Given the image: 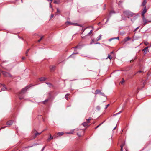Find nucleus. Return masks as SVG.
<instances>
[{
  "instance_id": "nucleus-1",
  "label": "nucleus",
  "mask_w": 151,
  "mask_h": 151,
  "mask_svg": "<svg viewBox=\"0 0 151 151\" xmlns=\"http://www.w3.org/2000/svg\"><path fill=\"white\" fill-rule=\"evenodd\" d=\"M29 88V86H27L22 90L19 93L18 95L20 99L21 100L23 99L24 96V94Z\"/></svg>"
},
{
  "instance_id": "nucleus-2",
  "label": "nucleus",
  "mask_w": 151,
  "mask_h": 151,
  "mask_svg": "<svg viewBox=\"0 0 151 151\" xmlns=\"http://www.w3.org/2000/svg\"><path fill=\"white\" fill-rule=\"evenodd\" d=\"M123 13L125 15L126 17L128 18L131 17L135 14L134 13H132L128 10L124 11Z\"/></svg>"
},
{
  "instance_id": "nucleus-3",
  "label": "nucleus",
  "mask_w": 151,
  "mask_h": 151,
  "mask_svg": "<svg viewBox=\"0 0 151 151\" xmlns=\"http://www.w3.org/2000/svg\"><path fill=\"white\" fill-rule=\"evenodd\" d=\"M92 119L91 118V117H89L88 119H87L86 121L87 122H83L82 124V125H83L84 127H86L88 126V124L89 123H90V120H91Z\"/></svg>"
},
{
  "instance_id": "nucleus-4",
  "label": "nucleus",
  "mask_w": 151,
  "mask_h": 151,
  "mask_svg": "<svg viewBox=\"0 0 151 151\" xmlns=\"http://www.w3.org/2000/svg\"><path fill=\"white\" fill-rule=\"evenodd\" d=\"M44 130L42 131V132L40 133H39L37 132L36 130H34V131L32 132V134H33V135L34 136V138H35L36 137L39 135L42 132H43Z\"/></svg>"
},
{
  "instance_id": "nucleus-5",
  "label": "nucleus",
  "mask_w": 151,
  "mask_h": 151,
  "mask_svg": "<svg viewBox=\"0 0 151 151\" xmlns=\"http://www.w3.org/2000/svg\"><path fill=\"white\" fill-rule=\"evenodd\" d=\"M2 73L4 77H12V75L9 73L5 71H2Z\"/></svg>"
},
{
  "instance_id": "nucleus-6",
  "label": "nucleus",
  "mask_w": 151,
  "mask_h": 151,
  "mask_svg": "<svg viewBox=\"0 0 151 151\" xmlns=\"http://www.w3.org/2000/svg\"><path fill=\"white\" fill-rule=\"evenodd\" d=\"M79 46H78V45H77V46H75L74 47H73V48L74 49V51H75V52H74L72 54V55H71L69 57H72V55L73 54H78V52H77V50H76V48H79Z\"/></svg>"
},
{
  "instance_id": "nucleus-7",
  "label": "nucleus",
  "mask_w": 151,
  "mask_h": 151,
  "mask_svg": "<svg viewBox=\"0 0 151 151\" xmlns=\"http://www.w3.org/2000/svg\"><path fill=\"white\" fill-rule=\"evenodd\" d=\"M147 11V9H146V6H145L144 7V9H143V10L141 12V14H142V17H144V14Z\"/></svg>"
},
{
  "instance_id": "nucleus-8",
  "label": "nucleus",
  "mask_w": 151,
  "mask_h": 151,
  "mask_svg": "<svg viewBox=\"0 0 151 151\" xmlns=\"http://www.w3.org/2000/svg\"><path fill=\"white\" fill-rule=\"evenodd\" d=\"M49 68L50 71H54L55 70L56 66L55 65L50 66Z\"/></svg>"
},
{
  "instance_id": "nucleus-9",
  "label": "nucleus",
  "mask_w": 151,
  "mask_h": 151,
  "mask_svg": "<svg viewBox=\"0 0 151 151\" xmlns=\"http://www.w3.org/2000/svg\"><path fill=\"white\" fill-rule=\"evenodd\" d=\"M65 24L66 25H75L78 26L77 24V23H73L70 22L69 21H67L66 22Z\"/></svg>"
},
{
  "instance_id": "nucleus-10",
  "label": "nucleus",
  "mask_w": 151,
  "mask_h": 151,
  "mask_svg": "<svg viewBox=\"0 0 151 151\" xmlns=\"http://www.w3.org/2000/svg\"><path fill=\"white\" fill-rule=\"evenodd\" d=\"M142 19L143 22H144V25H145L148 22H150V21H148L145 18V17H142Z\"/></svg>"
},
{
  "instance_id": "nucleus-11",
  "label": "nucleus",
  "mask_w": 151,
  "mask_h": 151,
  "mask_svg": "<svg viewBox=\"0 0 151 151\" xmlns=\"http://www.w3.org/2000/svg\"><path fill=\"white\" fill-rule=\"evenodd\" d=\"M148 47H145V48L143 49L142 50V51L144 52L145 54H146L147 53V52L148 51Z\"/></svg>"
},
{
  "instance_id": "nucleus-12",
  "label": "nucleus",
  "mask_w": 151,
  "mask_h": 151,
  "mask_svg": "<svg viewBox=\"0 0 151 151\" xmlns=\"http://www.w3.org/2000/svg\"><path fill=\"white\" fill-rule=\"evenodd\" d=\"M147 3V0H144L142 2V6L144 7H145V6H145V5Z\"/></svg>"
},
{
  "instance_id": "nucleus-13",
  "label": "nucleus",
  "mask_w": 151,
  "mask_h": 151,
  "mask_svg": "<svg viewBox=\"0 0 151 151\" xmlns=\"http://www.w3.org/2000/svg\"><path fill=\"white\" fill-rule=\"evenodd\" d=\"M46 79V78L45 77H42L39 78V80L40 81H45Z\"/></svg>"
},
{
  "instance_id": "nucleus-14",
  "label": "nucleus",
  "mask_w": 151,
  "mask_h": 151,
  "mask_svg": "<svg viewBox=\"0 0 151 151\" xmlns=\"http://www.w3.org/2000/svg\"><path fill=\"white\" fill-rule=\"evenodd\" d=\"M13 121L10 120L8 121L7 122V125H11L13 123Z\"/></svg>"
},
{
  "instance_id": "nucleus-15",
  "label": "nucleus",
  "mask_w": 151,
  "mask_h": 151,
  "mask_svg": "<svg viewBox=\"0 0 151 151\" xmlns=\"http://www.w3.org/2000/svg\"><path fill=\"white\" fill-rule=\"evenodd\" d=\"M76 130V129H73L70 130V131L68 132L67 134H73V133L74 130Z\"/></svg>"
},
{
  "instance_id": "nucleus-16",
  "label": "nucleus",
  "mask_w": 151,
  "mask_h": 151,
  "mask_svg": "<svg viewBox=\"0 0 151 151\" xmlns=\"http://www.w3.org/2000/svg\"><path fill=\"white\" fill-rule=\"evenodd\" d=\"M49 135L50 136V137L47 139V141L48 142L50 140L52 139L53 138V137L50 134Z\"/></svg>"
},
{
  "instance_id": "nucleus-17",
  "label": "nucleus",
  "mask_w": 151,
  "mask_h": 151,
  "mask_svg": "<svg viewBox=\"0 0 151 151\" xmlns=\"http://www.w3.org/2000/svg\"><path fill=\"white\" fill-rule=\"evenodd\" d=\"M1 85L3 86V88H2V90H5L7 89L6 85L4 84H2Z\"/></svg>"
},
{
  "instance_id": "nucleus-18",
  "label": "nucleus",
  "mask_w": 151,
  "mask_h": 151,
  "mask_svg": "<svg viewBox=\"0 0 151 151\" xmlns=\"http://www.w3.org/2000/svg\"><path fill=\"white\" fill-rule=\"evenodd\" d=\"M101 38V35H100L96 39V41H98L99 40H100Z\"/></svg>"
},
{
  "instance_id": "nucleus-19",
  "label": "nucleus",
  "mask_w": 151,
  "mask_h": 151,
  "mask_svg": "<svg viewBox=\"0 0 151 151\" xmlns=\"http://www.w3.org/2000/svg\"><path fill=\"white\" fill-rule=\"evenodd\" d=\"M101 92V91L100 90L97 89V90H96V91H95V94L96 95H97L99 93H100Z\"/></svg>"
},
{
  "instance_id": "nucleus-20",
  "label": "nucleus",
  "mask_w": 151,
  "mask_h": 151,
  "mask_svg": "<svg viewBox=\"0 0 151 151\" xmlns=\"http://www.w3.org/2000/svg\"><path fill=\"white\" fill-rule=\"evenodd\" d=\"M69 96V94L68 93L66 94L65 96V98L67 100H68V96Z\"/></svg>"
},
{
  "instance_id": "nucleus-21",
  "label": "nucleus",
  "mask_w": 151,
  "mask_h": 151,
  "mask_svg": "<svg viewBox=\"0 0 151 151\" xmlns=\"http://www.w3.org/2000/svg\"><path fill=\"white\" fill-rule=\"evenodd\" d=\"M124 144H122L120 146L121 147V151H123V148L124 146Z\"/></svg>"
},
{
  "instance_id": "nucleus-22",
  "label": "nucleus",
  "mask_w": 151,
  "mask_h": 151,
  "mask_svg": "<svg viewBox=\"0 0 151 151\" xmlns=\"http://www.w3.org/2000/svg\"><path fill=\"white\" fill-rule=\"evenodd\" d=\"M59 0H54V3L57 4H59Z\"/></svg>"
},
{
  "instance_id": "nucleus-23",
  "label": "nucleus",
  "mask_w": 151,
  "mask_h": 151,
  "mask_svg": "<svg viewBox=\"0 0 151 151\" xmlns=\"http://www.w3.org/2000/svg\"><path fill=\"white\" fill-rule=\"evenodd\" d=\"M131 39V38L129 37H127L125 39V41L126 42Z\"/></svg>"
},
{
  "instance_id": "nucleus-24",
  "label": "nucleus",
  "mask_w": 151,
  "mask_h": 151,
  "mask_svg": "<svg viewBox=\"0 0 151 151\" xmlns=\"http://www.w3.org/2000/svg\"><path fill=\"white\" fill-rule=\"evenodd\" d=\"M64 134V133L63 132H59L58 133V135L59 136H61Z\"/></svg>"
},
{
  "instance_id": "nucleus-25",
  "label": "nucleus",
  "mask_w": 151,
  "mask_h": 151,
  "mask_svg": "<svg viewBox=\"0 0 151 151\" xmlns=\"http://www.w3.org/2000/svg\"><path fill=\"white\" fill-rule=\"evenodd\" d=\"M49 99H46L45 100H44L43 101V104H45L48 101H49Z\"/></svg>"
},
{
  "instance_id": "nucleus-26",
  "label": "nucleus",
  "mask_w": 151,
  "mask_h": 151,
  "mask_svg": "<svg viewBox=\"0 0 151 151\" xmlns=\"http://www.w3.org/2000/svg\"><path fill=\"white\" fill-rule=\"evenodd\" d=\"M29 50H30V49H28L27 50V51H26V55L27 56V54L29 52Z\"/></svg>"
},
{
  "instance_id": "nucleus-27",
  "label": "nucleus",
  "mask_w": 151,
  "mask_h": 151,
  "mask_svg": "<svg viewBox=\"0 0 151 151\" xmlns=\"http://www.w3.org/2000/svg\"><path fill=\"white\" fill-rule=\"evenodd\" d=\"M103 122L100 124L99 125H98L95 128V129H96L97 128H98L100 125H101L102 124H103Z\"/></svg>"
},
{
  "instance_id": "nucleus-28",
  "label": "nucleus",
  "mask_w": 151,
  "mask_h": 151,
  "mask_svg": "<svg viewBox=\"0 0 151 151\" xmlns=\"http://www.w3.org/2000/svg\"><path fill=\"white\" fill-rule=\"evenodd\" d=\"M100 94V95L103 96H106L105 95L104 93L101 92Z\"/></svg>"
},
{
  "instance_id": "nucleus-29",
  "label": "nucleus",
  "mask_w": 151,
  "mask_h": 151,
  "mask_svg": "<svg viewBox=\"0 0 151 151\" xmlns=\"http://www.w3.org/2000/svg\"><path fill=\"white\" fill-rule=\"evenodd\" d=\"M107 58H109L110 60L112 59V57H111V55H108V57Z\"/></svg>"
},
{
  "instance_id": "nucleus-30",
  "label": "nucleus",
  "mask_w": 151,
  "mask_h": 151,
  "mask_svg": "<svg viewBox=\"0 0 151 151\" xmlns=\"http://www.w3.org/2000/svg\"><path fill=\"white\" fill-rule=\"evenodd\" d=\"M45 83L48 85L49 87H50L51 86H52V85L51 83H49L46 82Z\"/></svg>"
},
{
  "instance_id": "nucleus-31",
  "label": "nucleus",
  "mask_w": 151,
  "mask_h": 151,
  "mask_svg": "<svg viewBox=\"0 0 151 151\" xmlns=\"http://www.w3.org/2000/svg\"><path fill=\"white\" fill-rule=\"evenodd\" d=\"M115 13V12H114V10H111L110 13V14H112V13Z\"/></svg>"
},
{
  "instance_id": "nucleus-32",
  "label": "nucleus",
  "mask_w": 151,
  "mask_h": 151,
  "mask_svg": "<svg viewBox=\"0 0 151 151\" xmlns=\"http://www.w3.org/2000/svg\"><path fill=\"white\" fill-rule=\"evenodd\" d=\"M124 82V79H123L121 81V83L122 84Z\"/></svg>"
},
{
  "instance_id": "nucleus-33",
  "label": "nucleus",
  "mask_w": 151,
  "mask_h": 151,
  "mask_svg": "<svg viewBox=\"0 0 151 151\" xmlns=\"http://www.w3.org/2000/svg\"><path fill=\"white\" fill-rule=\"evenodd\" d=\"M43 37H42L40 38L38 40V42H40L41 41V40L42 39Z\"/></svg>"
},
{
  "instance_id": "nucleus-34",
  "label": "nucleus",
  "mask_w": 151,
  "mask_h": 151,
  "mask_svg": "<svg viewBox=\"0 0 151 151\" xmlns=\"http://www.w3.org/2000/svg\"><path fill=\"white\" fill-rule=\"evenodd\" d=\"M92 30H91L88 33V34L87 35H90V34H91L92 33Z\"/></svg>"
},
{
  "instance_id": "nucleus-35",
  "label": "nucleus",
  "mask_w": 151,
  "mask_h": 151,
  "mask_svg": "<svg viewBox=\"0 0 151 151\" xmlns=\"http://www.w3.org/2000/svg\"><path fill=\"white\" fill-rule=\"evenodd\" d=\"M54 15L53 14H51L50 16V19L52 18L53 17Z\"/></svg>"
},
{
  "instance_id": "nucleus-36",
  "label": "nucleus",
  "mask_w": 151,
  "mask_h": 151,
  "mask_svg": "<svg viewBox=\"0 0 151 151\" xmlns=\"http://www.w3.org/2000/svg\"><path fill=\"white\" fill-rule=\"evenodd\" d=\"M109 104H108V105H106L105 106V109H106L108 108V107L109 106Z\"/></svg>"
},
{
  "instance_id": "nucleus-37",
  "label": "nucleus",
  "mask_w": 151,
  "mask_h": 151,
  "mask_svg": "<svg viewBox=\"0 0 151 151\" xmlns=\"http://www.w3.org/2000/svg\"><path fill=\"white\" fill-rule=\"evenodd\" d=\"M77 134L79 136V137H81V134L79 133H77Z\"/></svg>"
},
{
  "instance_id": "nucleus-38",
  "label": "nucleus",
  "mask_w": 151,
  "mask_h": 151,
  "mask_svg": "<svg viewBox=\"0 0 151 151\" xmlns=\"http://www.w3.org/2000/svg\"><path fill=\"white\" fill-rule=\"evenodd\" d=\"M122 112V111H120L119 112L116 113V114H117V115H118L119 114H120Z\"/></svg>"
},
{
  "instance_id": "nucleus-39",
  "label": "nucleus",
  "mask_w": 151,
  "mask_h": 151,
  "mask_svg": "<svg viewBox=\"0 0 151 151\" xmlns=\"http://www.w3.org/2000/svg\"><path fill=\"white\" fill-rule=\"evenodd\" d=\"M109 18H108L107 19V20H106V22H105V24H106L108 22V21L109 20Z\"/></svg>"
},
{
  "instance_id": "nucleus-40",
  "label": "nucleus",
  "mask_w": 151,
  "mask_h": 151,
  "mask_svg": "<svg viewBox=\"0 0 151 151\" xmlns=\"http://www.w3.org/2000/svg\"><path fill=\"white\" fill-rule=\"evenodd\" d=\"M57 12H60V10H59V9L58 8H57Z\"/></svg>"
},
{
  "instance_id": "nucleus-41",
  "label": "nucleus",
  "mask_w": 151,
  "mask_h": 151,
  "mask_svg": "<svg viewBox=\"0 0 151 151\" xmlns=\"http://www.w3.org/2000/svg\"><path fill=\"white\" fill-rule=\"evenodd\" d=\"M139 29V27H137V28H136L135 29H134V31H137V29Z\"/></svg>"
},
{
  "instance_id": "nucleus-42",
  "label": "nucleus",
  "mask_w": 151,
  "mask_h": 151,
  "mask_svg": "<svg viewBox=\"0 0 151 151\" xmlns=\"http://www.w3.org/2000/svg\"><path fill=\"white\" fill-rule=\"evenodd\" d=\"M6 126H5V127H1V129H4V128H5L6 127Z\"/></svg>"
},
{
  "instance_id": "nucleus-43",
  "label": "nucleus",
  "mask_w": 151,
  "mask_h": 151,
  "mask_svg": "<svg viewBox=\"0 0 151 151\" xmlns=\"http://www.w3.org/2000/svg\"><path fill=\"white\" fill-rule=\"evenodd\" d=\"M144 44L145 45H147L148 44V43L147 42H146L144 43Z\"/></svg>"
},
{
  "instance_id": "nucleus-44",
  "label": "nucleus",
  "mask_w": 151,
  "mask_h": 151,
  "mask_svg": "<svg viewBox=\"0 0 151 151\" xmlns=\"http://www.w3.org/2000/svg\"><path fill=\"white\" fill-rule=\"evenodd\" d=\"M141 72H142V71H138V72H137V73H141Z\"/></svg>"
},
{
  "instance_id": "nucleus-45",
  "label": "nucleus",
  "mask_w": 151,
  "mask_h": 151,
  "mask_svg": "<svg viewBox=\"0 0 151 151\" xmlns=\"http://www.w3.org/2000/svg\"><path fill=\"white\" fill-rule=\"evenodd\" d=\"M50 7L52 8V5H51V4L50 3Z\"/></svg>"
},
{
  "instance_id": "nucleus-46",
  "label": "nucleus",
  "mask_w": 151,
  "mask_h": 151,
  "mask_svg": "<svg viewBox=\"0 0 151 151\" xmlns=\"http://www.w3.org/2000/svg\"><path fill=\"white\" fill-rule=\"evenodd\" d=\"M114 38L116 39H117V40H119V37H117L115 38Z\"/></svg>"
},
{
  "instance_id": "nucleus-47",
  "label": "nucleus",
  "mask_w": 151,
  "mask_h": 151,
  "mask_svg": "<svg viewBox=\"0 0 151 151\" xmlns=\"http://www.w3.org/2000/svg\"><path fill=\"white\" fill-rule=\"evenodd\" d=\"M45 146H44L43 147V148H42V151L44 150V149H45Z\"/></svg>"
},
{
  "instance_id": "nucleus-48",
  "label": "nucleus",
  "mask_w": 151,
  "mask_h": 151,
  "mask_svg": "<svg viewBox=\"0 0 151 151\" xmlns=\"http://www.w3.org/2000/svg\"><path fill=\"white\" fill-rule=\"evenodd\" d=\"M117 115V114H114L113 116H116Z\"/></svg>"
},
{
  "instance_id": "nucleus-49",
  "label": "nucleus",
  "mask_w": 151,
  "mask_h": 151,
  "mask_svg": "<svg viewBox=\"0 0 151 151\" xmlns=\"http://www.w3.org/2000/svg\"><path fill=\"white\" fill-rule=\"evenodd\" d=\"M106 6V5L105 4H104V9H105V7Z\"/></svg>"
},
{
  "instance_id": "nucleus-50",
  "label": "nucleus",
  "mask_w": 151,
  "mask_h": 151,
  "mask_svg": "<svg viewBox=\"0 0 151 151\" xmlns=\"http://www.w3.org/2000/svg\"><path fill=\"white\" fill-rule=\"evenodd\" d=\"M25 59V57H23L22 58V59L23 60L24 59Z\"/></svg>"
},
{
  "instance_id": "nucleus-51",
  "label": "nucleus",
  "mask_w": 151,
  "mask_h": 151,
  "mask_svg": "<svg viewBox=\"0 0 151 151\" xmlns=\"http://www.w3.org/2000/svg\"><path fill=\"white\" fill-rule=\"evenodd\" d=\"M86 29V28H85V29H83V32H82V33H83V32H84V31H85V29Z\"/></svg>"
},
{
  "instance_id": "nucleus-52",
  "label": "nucleus",
  "mask_w": 151,
  "mask_h": 151,
  "mask_svg": "<svg viewBox=\"0 0 151 151\" xmlns=\"http://www.w3.org/2000/svg\"><path fill=\"white\" fill-rule=\"evenodd\" d=\"M82 38L83 39H84L85 38V36L84 37H82Z\"/></svg>"
},
{
  "instance_id": "nucleus-53",
  "label": "nucleus",
  "mask_w": 151,
  "mask_h": 151,
  "mask_svg": "<svg viewBox=\"0 0 151 151\" xmlns=\"http://www.w3.org/2000/svg\"><path fill=\"white\" fill-rule=\"evenodd\" d=\"M95 44H100L99 42H97V43H95Z\"/></svg>"
},
{
  "instance_id": "nucleus-54",
  "label": "nucleus",
  "mask_w": 151,
  "mask_h": 151,
  "mask_svg": "<svg viewBox=\"0 0 151 151\" xmlns=\"http://www.w3.org/2000/svg\"><path fill=\"white\" fill-rule=\"evenodd\" d=\"M116 128V127H115L113 129V130H114V129H115Z\"/></svg>"
},
{
  "instance_id": "nucleus-55",
  "label": "nucleus",
  "mask_w": 151,
  "mask_h": 151,
  "mask_svg": "<svg viewBox=\"0 0 151 151\" xmlns=\"http://www.w3.org/2000/svg\"><path fill=\"white\" fill-rule=\"evenodd\" d=\"M92 41L93 42H94V40H92Z\"/></svg>"
},
{
  "instance_id": "nucleus-56",
  "label": "nucleus",
  "mask_w": 151,
  "mask_h": 151,
  "mask_svg": "<svg viewBox=\"0 0 151 151\" xmlns=\"http://www.w3.org/2000/svg\"><path fill=\"white\" fill-rule=\"evenodd\" d=\"M131 21H132V19H131Z\"/></svg>"
},
{
  "instance_id": "nucleus-57",
  "label": "nucleus",
  "mask_w": 151,
  "mask_h": 151,
  "mask_svg": "<svg viewBox=\"0 0 151 151\" xmlns=\"http://www.w3.org/2000/svg\"><path fill=\"white\" fill-rule=\"evenodd\" d=\"M77 131H79V130H78V129H77Z\"/></svg>"
},
{
  "instance_id": "nucleus-58",
  "label": "nucleus",
  "mask_w": 151,
  "mask_h": 151,
  "mask_svg": "<svg viewBox=\"0 0 151 151\" xmlns=\"http://www.w3.org/2000/svg\"><path fill=\"white\" fill-rule=\"evenodd\" d=\"M113 52H111V53H113Z\"/></svg>"
},
{
  "instance_id": "nucleus-59",
  "label": "nucleus",
  "mask_w": 151,
  "mask_h": 151,
  "mask_svg": "<svg viewBox=\"0 0 151 151\" xmlns=\"http://www.w3.org/2000/svg\"><path fill=\"white\" fill-rule=\"evenodd\" d=\"M21 1H22V0H21Z\"/></svg>"
},
{
  "instance_id": "nucleus-60",
  "label": "nucleus",
  "mask_w": 151,
  "mask_h": 151,
  "mask_svg": "<svg viewBox=\"0 0 151 151\" xmlns=\"http://www.w3.org/2000/svg\"><path fill=\"white\" fill-rule=\"evenodd\" d=\"M52 0H51V2H52Z\"/></svg>"
}]
</instances>
